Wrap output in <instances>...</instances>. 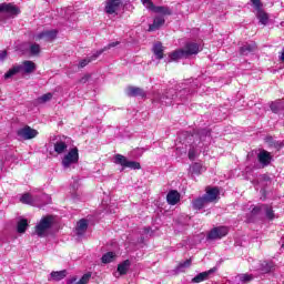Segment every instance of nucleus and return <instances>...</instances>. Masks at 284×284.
Listing matches in <instances>:
<instances>
[{
  "label": "nucleus",
  "mask_w": 284,
  "mask_h": 284,
  "mask_svg": "<svg viewBox=\"0 0 284 284\" xmlns=\"http://www.w3.org/2000/svg\"><path fill=\"white\" fill-rule=\"evenodd\" d=\"M90 278H92V273H85L79 282H77L78 284H88L90 283Z\"/></svg>",
  "instance_id": "4c0bfd02"
},
{
  "label": "nucleus",
  "mask_w": 284,
  "mask_h": 284,
  "mask_svg": "<svg viewBox=\"0 0 284 284\" xmlns=\"http://www.w3.org/2000/svg\"><path fill=\"white\" fill-rule=\"evenodd\" d=\"M75 281H77V277H73V278H71V280L68 281V284L75 283Z\"/></svg>",
  "instance_id": "5fc2aeb1"
},
{
  "label": "nucleus",
  "mask_w": 284,
  "mask_h": 284,
  "mask_svg": "<svg viewBox=\"0 0 284 284\" xmlns=\"http://www.w3.org/2000/svg\"><path fill=\"white\" fill-rule=\"evenodd\" d=\"M274 267V264L272 262H264L262 264L263 272H272V268Z\"/></svg>",
  "instance_id": "ea45409f"
},
{
  "label": "nucleus",
  "mask_w": 284,
  "mask_h": 284,
  "mask_svg": "<svg viewBox=\"0 0 284 284\" xmlns=\"http://www.w3.org/2000/svg\"><path fill=\"white\" fill-rule=\"evenodd\" d=\"M52 223H54V217H52V215L42 217L36 225L33 234H37V236L43 239V236L48 234V230L52 227Z\"/></svg>",
  "instance_id": "f03ea898"
},
{
  "label": "nucleus",
  "mask_w": 284,
  "mask_h": 284,
  "mask_svg": "<svg viewBox=\"0 0 284 284\" xmlns=\"http://www.w3.org/2000/svg\"><path fill=\"white\" fill-rule=\"evenodd\" d=\"M203 172V164L195 162L191 165V174H201Z\"/></svg>",
  "instance_id": "473e14b6"
},
{
  "label": "nucleus",
  "mask_w": 284,
  "mask_h": 284,
  "mask_svg": "<svg viewBox=\"0 0 284 284\" xmlns=\"http://www.w3.org/2000/svg\"><path fill=\"white\" fill-rule=\"evenodd\" d=\"M262 207L266 211L267 219L272 221L274 219V211L266 205H262Z\"/></svg>",
  "instance_id": "79ce46f5"
},
{
  "label": "nucleus",
  "mask_w": 284,
  "mask_h": 284,
  "mask_svg": "<svg viewBox=\"0 0 284 284\" xmlns=\"http://www.w3.org/2000/svg\"><path fill=\"white\" fill-rule=\"evenodd\" d=\"M114 163H116L118 165H123V168H125V165H128V159L121 154H116Z\"/></svg>",
  "instance_id": "c9c22d12"
},
{
  "label": "nucleus",
  "mask_w": 284,
  "mask_h": 284,
  "mask_svg": "<svg viewBox=\"0 0 284 284\" xmlns=\"http://www.w3.org/2000/svg\"><path fill=\"white\" fill-rule=\"evenodd\" d=\"M199 44L187 43L184 49H179L169 53V63H172V61H179V59H187V57H192V54H199Z\"/></svg>",
  "instance_id": "f257e3e1"
},
{
  "label": "nucleus",
  "mask_w": 284,
  "mask_h": 284,
  "mask_svg": "<svg viewBox=\"0 0 284 284\" xmlns=\"http://www.w3.org/2000/svg\"><path fill=\"white\" fill-rule=\"evenodd\" d=\"M266 142L271 148H275V150H281V148H283V142H276L272 136L266 138Z\"/></svg>",
  "instance_id": "72a5a7b5"
},
{
  "label": "nucleus",
  "mask_w": 284,
  "mask_h": 284,
  "mask_svg": "<svg viewBox=\"0 0 284 284\" xmlns=\"http://www.w3.org/2000/svg\"><path fill=\"white\" fill-rule=\"evenodd\" d=\"M97 58H94V55H91L88 59H84L80 62V68H85V65H88V63H92V61H95Z\"/></svg>",
  "instance_id": "a19ab883"
},
{
  "label": "nucleus",
  "mask_w": 284,
  "mask_h": 284,
  "mask_svg": "<svg viewBox=\"0 0 284 284\" xmlns=\"http://www.w3.org/2000/svg\"><path fill=\"white\" fill-rule=\"evenodd\" d=\"M261 179H262V181H265V182H270V181H272V179H271V178H268V175H267V174H263V175L261 176Z\"/></svg>",
  "instance_id": "3c124183"
},
{
  "label": "nucleus",
  "mask_w": 284,
  "mask_h": 284,
  "mask_svg": "<svg viewBox=\"0 0 284 284\" xmlns=\"http://www.w3.org/2000/svg\"><path fill=\"white\" fill-rule=\"evenodd\" d=\"M163 99H168V95H163L162 98H159V94L154 98V101H161L163 103Z\"/></svg>",
  "instance_id": "603ef678"
},
{
  "label": "nucleus",
  "mask_w": 284,
  "mask_h": 284,
  "mask_svg": "<svg viewBox=\"0 0 284 284\" xmlns=\"http://www.w3.org/2000/svg\"><path fill=\"white\" fill-rule=\"evenodd\" d=\"M195 136L201 141V143H205V141L212 136V133L207 129H201L197 131Z\"/></svg>",
  "instance_id": "aec40b11"
},
{
  "label": "nucleus",
  "mask_w": 284,
  "mask_h": 284,
  "mask_svg": "<svg viewBox=\"0 0 284 284\" xmlns=\"http://www.w3.org/2000/svg\"><path fill=\"white\" fill-rule=\"evenodd\" d=\"M152 12H156L158 14H164V17L172 16V9L169 7H156L154 6Z\"/></svg>",
  "instance_id": "bb28decb"
},
{
  "label": "nucleus",
  "mask_w": 284,
  "mask_h": 284,
  "mask_svg": "<svg viewBox=\"0 0 284 284\" xmlns=\"http://www.w3.org/2000/svg\"><path fill=\"white\" fill-rule=\"evenodd\" d=\"M18 136H20V139H24V141H29L30 139H34V136H37V134H39V132L32 128H30L29 125L19 129L17 131Z\"/></svg>",
  "instance_id": "39448f33"
},
{
  "label": "nucleus",
  "mask_w": 284,
  "mask_h": 284,
  "mask_svg": "<svg viewBox=\"0 0 284 284\" xmlns=\"http://www.w3.org/2000/svg\"><path fill=\"white\" fill-rule=\"evenodd\" d=\"M255 17L258 19L260 23H262V26H267V23H270V14H267V12H265V10L262 9H257L255 11Z\"/></svg>",
  "instance_id": "ddd939ff"
},
{
  "label": "nucleus",
  "mask_w": 284,
  "mask_h": 284,
  "mask_svg": "<svg viewBox=\"0 0 284 284\" xmlns=\"http://www.w3.org/2000/svg\"><path fill=\"white\" fill-rule=\"evenodd\" d=\"M205 192L206 193L203 195V197L206 200V203H214L215 201H219V194H221L219 187L207 186Z\"/></svg>",
  "instance_id": "6e6552de"
},
{
  "label": "nucleus",
  "mask_w": 284,
  "mask_h": 284,
  "mask_svg": "<svg viewBox=\"0 0 284 284\" xmlns=\"http://www.w3.org/2000/svg\"><path fill=\"white\" fill-rule=\"evenodd\" d=\"M125 168H130L131 170H141V163L134 161H126Z\"/></svg>",
  "instance_id": "e433bc0d"
},
{
  "label": "nucleus",
  "mask_w": 284,
  "mask_h": 284,
  "mask_svg": "<svg viewBox=\"0 0 284 284\" xmlns=\"http://www.w3.org/2000/svg\"><path fill=\"white\" fill-rule=\"evenodd\" d=\"M192 265V258H189L184 262H181L178 266H176V272H183V270L190 267Z\"/></svg>",
  "instance_id": "f704fd0d"
},
{
  "label": "nucleus",
  "mask_w": 284,
  "mask_h": 284,
  "mask_svg": "<svg viewBox=\"0 0 284 284\" xmlns=\"http://www.w3.org/2000/svg\"><path fill=\"white\" fill-rule=\"evenodd\" d=\"M121 6H123V0H106L104 12L106 14H116L121 10Z\"/></svg>",
  "instance_id": "20e7f679"
},
{
  "label": "nucleus",
  "mask_w": 284,
  "mask_h": 284,
  "mask_svg": "<svg viewBox=\"0 0 284 284\" xmlns=\"http://www.w3.org/2000/svg\"><path fill=\"white\" fill-rule=\"evenodd\" d=\"M130 265H131L130 260H125L118 265V272L120 276H124V274H128V270H130Z\"/></svg>",
  "instance_id": "a878e982"
},
{
  "label": "nucleus",
  "mask_w": 284,
  "mask_h": 284,
  "mask_svg": "<svg viewBox=\"0 0 284 284\" xmlns=\"http://www.w3.org/2000/svg\"><path fill=\"white\" fill-rule=\"evenodd\" d=\"M257 159L262 165H270L272 163V155L267 151L260 152Z\"/></svg>",
  "instance_id": "f3484780"
},
{
  "label": "nucleus",
  "mask_w": 284,
  "mask_h": 284,
  "mask_svg": "<svg viewBox=\"0 0 284 284\" xmlns=\"http://www.w3.org/2000/svg\"><path fill=\"white\" fill-rule=\"evenodd\" d=\"M227 232H229V230L225 226L214 227L207 234V239H210V241H216L219 239H223V236H227Z\"/></svg>",
  "instance_id": "0eeeda50"
},
{
  "label": "nucleus",
  "mask_w": 284,
  "mask_h": 284,
  "mask_svg": "<svg viewBox=\"0 0 284 284\" xmlns=\"http://www.w3.org/2000/svg\"><path fill=\"white\" fill-rule=\"evenodd\" d=\"M214 272H216V268L202 272L192 278V283H203V281H207V278H210V274H214Z\"/></svg>",
  "instance_id": "f8f14e48"
},
{
  "label": "nucleus",
  "mask_w": 284,
  "mask_h": 284,
  "mask_svg": "<svg viewBox=\"0 0 284 284\" xmlns=\"http://www.w3.org/2000/svg\"><path fill=\"white\" fill-rule=\"evenodd\" d=\"M152 229H150V227H144V234H150V231H151Z\"/></svg>",
  "instance_id": "864d4df0"
},
{
  "label": "nucleus",
  "mask_w": 284,
  "mask_h": 284,
  "mask_svg": "<svg viewBox=\"0 0 284 284\" xmlns=\"http://www.w3.org/2000/svg\"><path fill=\"white\" fill-rule=\"evenodd\" d=\"M7 58H8V51L7 50L0 51V61H6Z\"/></svg>",
  "instance_id": "de8ad7c7"
},
{
  "label": "nucleus",
  "mask_w": 284,
  "mask_h": 284,
  "mask_svg": "<svg viewBox=\"0 0 284 284\" xmlns=\"http://www.w3.org/2000/svg\"><path fill=\"white\" fill-rule=\"evenodd\" d=\"M251 3H253L255 11L263 9V3L261 2V0H251Z\"/></svg>",
  "instance_id": "a18cd8bd"
},
{
  "label": "nucleus",
  "mask_w": 284,
  "mask_h": 284,
  "mask_svg": "<svg viewBox=\"0 0 284 284\" xmlns=\"http://www.w3.org/2000/svg\"><path fill=\"white\" fill-rule=\"evenodd\" d=\"M263 209V206H255L252 211L251 214L253 216H256V214H258V212H261V210Z\"/></svg>",
  "instance_id": "09e8293b"
},
{
  "label": "nucleus",
  "mask_w": 284,
  "mask_h": 284,
  "mask_svg": "<svg viewBox=\"0 0 284 284\" xmlns=\"http://www.w3.org/2000/svg\"><path fill=\"white\" fill-rule=\"evenodd\" d=\"M254 50H256V44H247L246 43L240 48V54L247 55L251 52H254Z\"/></svg>",
  "instance_id": "cd10ccee"
},
{
  "label": "nucleus",
  "mask_w": 284,
  "mask_h": 284,
  "mask_svg": "<svg viewBox=\"0 0 284 284\" xmlns=\"http://www.w3.org/2000/svg\"><path fill=\"white\" fill-rule=\"evenodd\" d=\"M57 34H59V31L57 30L43 31L39 33L36 39L37 41H41V39H45V41H54V39H57Z\"/></svg>",
  "instance_id": "9d476101"
},
{
  "label": "nucleus",
  "mask_w": 284,
  "mask_h": 284,
  "mask_svg": "<svg viewBox=\"0 0 284 284\" xmlns=\"http://www.w3.org/2000/svg\"><path fill=\"white\" fill-rule=\"evenodd\" d=\"M22 54H26V51H22Z\"/></svg>",
  "instance_id": "6e6d98bb"
},
{
  "label": "nucleus",
  "mask_w": 284,
  "mask_h": 284,
  "mask_svg": "<svg viewBox=\"0 0 284 284\" xmlns=\"http://www.w3.org/2000/svg\"><path fill=\"white\" fill-rule=\"evenodd\" d=\"M85 232H88V220L82 219L77 224L75 234L77 236H83Z\"/></svg>",
  "instance_id": "2eb2a0df"
},
{
  "label": "nucleus",
  "mask_w": 284,
  "mask_h": 284,
  "mask_svg": "<svg viewBox=\"0 0 284 284\" xmlns=\"http://www.w3.org/2000/svg\"><path fill=\"white\" fill-rule=\"evenodd\" d=\"M0 12H3L4 14H8L9 17H17L21 13V10L19 7L12 4V3H1L0 4Z\"/></svg>",
  "instance_id": "423d86ee"
},
{
  "label": "nucleus",
  "mask_w": 284,
  "mask_h": 284,
  "mask_svg": "<svg viewBox=\"0 0 284 284\" xmlns=\"http://www.w3.org/2000/svg\"><path fill=\"white\" fill-rule=\"evenodd\" d=\"M121 42L115 41V42H111L109 43L106 47H104L103 49L98 50L94 54H93V59H99V57H101V54H103V52H108V50H111V48H116V45H120Z\"/></svg>",
  "instance_id": "412c9836"
},
{
  "label": "nucleus",
  "mask_w": 284,
  "mask_h": 284,
  "mask_svg": "<svg viewBox=\"0 0 284 284\" xmlns=\"http://www.w3.org/2000/svg\"><path fill=\"white\" fill-rule=\"evenodd\" d=\"M29 54L31 57H39V54H41V45L38 43H31L29 45Z\"/></svg>",
  "instance_id": "c85d7f7f"
},
{
  "label": "nucleus",
  "mask_w": 284,
  "mask_h": 284,
  "mask_svg": "<svg viewBox=\"0 0 284 284\" xmlns=\"http://www.w3.org/2000/svg\"><path fill=\"white\" fill-rule=\"evenodd\" d=\"M19 72H21V67L14 65L4 74V79H12V77H14V74H19Z\"/></svg>",
  "instance_id": "2f4dec72"
},
{
  "label": "nucleus",
  "mask_w": 284,
  "mask_h": 284,
  "mask_svg": "<svg viewBox=\"0 0 284 284\" xmlns=\"http://www.w3.org/2000/svg\"><path fill=\"white\" fill-rule=\"evenodd\" d=\"M29 227L28 220L20 219L17 223V232L18 234H26L27 230Z\"/></svg>",
  "instance_id": "393cba45"
},
{
  "label": "nucleus",
  "mask_w": 284,
  "mask_h": 284,
  "mask_svg": "<svg viewBox=\"0 0 284 284\" xmlns=\"http://www.w3.org/2000/svg\"><path fill=\"white\" fill-rule=\"evenodd\" d=\"M77 163H79V149L73 148L62 158L61 165L64 170H70Z\"/></svg>",
  "instance_id": "7ed1b4c3"
},
{
  "label": "nucleus",
  "mask_w": 284,
  "mask_h": 284,
  "mask_svg": "<svg viewBox=\"0 0 284 284\" xmlns=\"http://www.w3.org/2000/svg\"><path fill=\"white\" fill-rule=\"evenodd\" d=\"M128 97H141L145 99V91L139 87H129L126 90Z\"/></svg>",
  "instance_id": "4468645a"
},
{
  "label": "nucleus",
  "mask_w": 284,
  "mask_h": 284,
  "mask_svg": "<svg viewBox=\"0 0 284 284\" xmlns=\"http://www.w3.org/2000/svg\"><path fill=\"white\" fill-rule=\"evenodd\" d=\"M114 258H116V253L108 252L102 256L101 261L102 263L108 264V263H112Z\"/></svg>",
  "instance_id": "7c9ffc66"
},
{
  "label": "nucleus",
  "mask_w": 284,
  "mask_h": 284,
  "mask_svg": "<svg viewBox=\"0 0 284 284\" xmlns=\"http://www.w3.org/2000/svg\"><path fill=\"white\" fill-rule=\"evenodd\" d=\"M90 77H91L90 74H85L79 80V83H85L87 81H90Z\"/></svg>",
  "instance_id": "8fccbe9b"
},
{
  "label": "nucleus",
  "mask_w": 284,
  "mask_h": 284,
  "mask_svg": "<svg viewBox=\"0 0 284 284\" xmlns=\"http://www.w3.org/2000/svg\"><path fill=\"white\" fill-rule=\"evenodd\" d=\"M189 159L190 161H194V159H196V150L194 149L189 150Z\"/></svg>",
  "instance_id": "49530a36"
},
{
  "label": "nucleus",
  "mask_w": 284,
  "mask_h": 284,
  "mask_svg": "<svg viewBox=\"0 0 284 284\" xmlns=\"http://www.w3.org/2000/svg\"><path fill=\"white\" fill-rule=\"evenodd\" d=\"M270 108L274 114H278V112H283L284 110V101L275 100L274 102H271Z\"/></svg>",
  "instance_id": "6ab92c4d"
},
{
  "label": "nucleus",
  "mask_w": 284,
  "mask_h": 284,
  "mask_svg": "<svg viewBox=\"0 0 284 284\" xmlns=\"http://www.w3.org/2000/svg\"><path fill=\"white\" fill-rule=\"evenodd\" d=\"M282 247H284V243L282 244Z\"/></svg>",
  "instance_id": "4d7b16f0"
},
{
  "label": "nucleus",
  "mask_w": 284,
  "mask_h": 284,
  "mask_svg": "<svg viewBox=\"0 0 284 284\" xmlns=\"http://www.w3.org/2000/svg\"><path fill=\"white\" fill-rule=\"evenodd\" d=\"M141 3H143L148 10L152 11L154 8V2H152V0H141Z\"/></svg>",
  "instance_id": "37998d69"
},
{
  "label": "nucleus",
  "mask_w": 284,
  "mask_h": 284,
  "mask_svg": "<svg viewBox=\"0 0 284 284\" xmlns=\"http://www.w3.org/2000/svg\"><path fill=\"white\" fill-rule=\"evenodd\" d=\"M162 26H165V18L158 16L154 18L153 23L149 26V32H155V30H160Z\"/></svg>",
  "instance_id": "9b49d317"
},
{
  "label": "nucleus",
  "mask_w": 284,
  "mask_h": 284,
  "mask_svg": "<svg viewBox=\"0 0 284 284\" xmlns=\"http://www.w3.org/2000/svg\"><path fill=\"white\" fill-rule=\"evenodd\" d=\"M19 67L21 68V71L24 72V74H32L37 72V63L30 60H24Z\"/></svg>",
  "instance_id": "1a4fd4ad"
},
{
  "label": "nucleus",
  "mask_w": 284,
  "mask_h": 284,
  "mask_svg": "<svg viewBox=\"0 0 284 284\" xmlns=\"http://www.w3.org/2000/svg\"><path fill=\"white\" fill-rule=\"evenodd\" d=\"M52 97H53L52 93H45V94L39 97L38 99H36L33 101V103H34V105H43V103H48V102L52 101Z\"/></svg>",
  "instance_id": "b1692460"
},
{
  "label": "nucleus",
  "mask_w": 284,
  "mask_h": 284,
  "mask_svg": "<svg viewBox=\"0 0 284 284\" xmlns=\"http://www.w3.org/2000/svg\"><path fill=\"white\" fill-rule=\"evenodd\" d=\"M239 278L242 283H250V281H252V275L241 274L239 275Z\"/></svg>",
  "instance_id": "c03bdc74"
},
{
  "label": "nucleus",
  "mask_w": 284,
  "mask_h": 284,
  "mask_svg": "<svg viewBox=\"0 0 284 284\" xmlns=\"http://www.w3.org/2000/svg\"><path fill=\"white\" fill-rule=\"evenodd\" d=\"M164 50H165V47H163V43H161V42H156L152 49L153 53L155 54L156 59H159V60L163 59Z\"/></svg>",
  "instance_id": "4be33fe9"
},
{
  "label": "nucleus",
  "mask_w": 284,
  "mask_h": 284,
  "mask_svg": "<svg viewBox=\"0 0 284 284\" xmlns=\"http://www.w3.org/2000/svg\"><path fill=\"white\" fill-rule=\"evenodd\" d=\"M21 203L30 204L32 203V195L30 193H26L20 197Z\"/></svg>",
  "instance_id": "58836bf2"
},
{
  "label": "nucleus",
  "mask_w": 284,
  "mask_h": 284,
  "mask_svg": "<svg viewBox=\"0 0 284 284\" xmlns=\"http://www.w3.org/2000/svg\"><path fill=\"white\" fill-rule=\"evenodd\" d=\"M205 205H207V202L204 196L199 197L193 201L194 210H203V207H205Z\"/></svg>",
  "instance_id": "c756f323"
},
{
  "label": "nucleus",
  "mask_w": 284,
  "mask_h": 284,
  "mask_svg": "<svg viewBox=\"0 0 284 284\" xmlns=\"http://www.w3.org/2000/svg\"><path fill=\"white\" fill-rule=\"evenodd\" d=\"M53 149H54V152H57V154H63V152L68 150V144L64 141L58 140L53 144Z\"/></svg>",
  "instance_id": "5701e85b"
},
{
  "label": "nucleus",
  "mask_w": 284,
  "mask_h": 284,
  "mask_svg": "<svg viewBox=\"0 0 284 284\" xmlns=\"http://www.w3.org/2000/svg\"><path fill=\"white\" fill-rule=\"evenodd\" d=\"M166 201L169 205H176L181 201V194L179 191H170L166 195Z\"/></svg>",
  "instance_id": "dca6fc26"
},
{
  "label": "nucleus",
  "mask_w": 284,
  "mask_h": 284,
  "mask_svg": "<svg viewBox=\"0 0 284 284\" xmlns=\"http://www.w3.org/2000/svg\"><path fill=\"white\" fill-rule=\"evenodd\" d=\"M68 276V271H53L50 274L49 281H63Z\"/></svg>",
  "instance_id": "a211bd4d"
}]
</instances>
